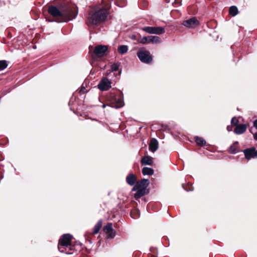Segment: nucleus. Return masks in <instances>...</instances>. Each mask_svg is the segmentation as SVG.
I'll return each instance as SVG.
<instances>
[{"mask_svg":"<svg viewBox=\"0 0 257 257\" xmlns=\"http://www.w3.org/2000/svg\"><path fill=\"white\" fill-rule=\"evenodd\" d=\"M48 12L53 17H60L64 21H69L75 19L78 14V8L75 5H71L64 8L62 11L54 6H50Z\"/></svg>","mask_w":257,"mask_h":257,"instance_id":"obj_1","label":"nucleus"},{"mask_svg":"<svg viewBox=\"0 0 257 257\" xmlns=\"http://www.w3.org/2000/svg\"><path fill=\"white\" fill-rule=\"evenodd\" d=\"M108 15L106 9H100L96 11H91L89 13L86 24L90 28H93L95 26L104 22Z\"/></svg>","mask_w":257,"mask_h":257,"instance_id":"obj_2","label":"nucleus"},{"mask_svg":"<svg viewBox=\"0 0 257 257\" xmlns=\"http://www.w3.org/2000/svg\"><path fill=\"white\" fill-rule=\"evenodd\" d=\"M107 99L112 105V107L117 108L123 106L124 103L121 94L116 95L110 93L107 96Z\"/></svg>","mask_w":257,"mask_h":257,"instance_id":"obj_3","label":"nucleus"},{"mask_svg":"<svg viewBox=\"0 0 257 257\" xmlns=\"http://www.w3.org/2000/svg\"><path fill=\"white\" fill-rule=\"evenodd\" d=\"M138 57L141 62L145 63H149L152 60L150 53L148 51L140 50L137 53Z\"/></svg>","mask_w":257,"mask_h":257,"instance_id":"obj_4","label":"nucleus"},{"mask_svg":"<svg viewBox=\"0 0 257 257\" xmlns=\"http://www.w3.org/2000/svg\"><path fill=\"white\" fill-rule=\"evenodd\" d=\"M72 236L70 234L63 235L60 238L59 244L61 246H68L71 245Z\"/></svg>","mask_w":257,"mask_h":257,"instance_id":"obj_5","label":"nucleus"},{"mask_svg":"<svg viewBox=\"0 0 257 257\" xmlns=\"http://www.w3.org/2000/svg\"><path fill=\"white\" fill-rule=\"evenodd\" d=\"M111 82L106 78L102 79L98 84V88L101 91H107L111 88Z\"/></svg>","mask_w":257,"mask_h":257,"instance_id":"obj_6","label":"nucleus"},{"mask_svg":"<svg viewBox=\"0 0 257 257\" xmlns=\"http://www.w3.org/2000/svg\"><path fill=\"white\" fill-rule=\"evenodd\" d=\"M182 24L188 28H193L198 26L199 23L196 18L193 17L184 21Z\"/></svg>","mask_w":257,"mask_h":257,"instance_id":"obj_7","label":"nucleus"},{"mask_svg":"<svg viewBox=\"0 0 257 257\" xmlns=\"http://www.w3.org/2000/svg\"><path fill=\"white\" fill-rule=\"evenodd\" d=\"M149 180L146 179H142L140 181L137 182V183L133 188L132 191H134L138 189H143L144 190H146L147 187L149 186Z\"/></svg>","mask_w":257,"mask_h":257,"instance_id":"obj_8","label":"nucleus"},{"mask_svg":"<svg viewBox=\"0 0 257 257\" xmlns=\"http://www.w3.org/2000/svg\"><path fill=\"white\" fill-rule=\"evenodd\" d=\"M107 46L105 45H97L95 47L94 53L98 57L103 56L107 50Z\"/></svg>","mask_w":257,"mask_h":257,"instance_id":"obj_9","label":"nucleus"},{"mask_svg":"<svg viewBox=\"0 0 257 257\" xmlns=\"http://www.w3.org/2000/svg\"><path fill=\"white\" fill-rule=\"evenodd\" d=\"M245 157L248 160L251 158H254L257 156V152L255 148H251L244 150L243 151Z\"/></svg>","mask_w":257,"mask_h":257,"instance_id":"obj_10","label":"nucleus"},{"mask_svg":"<svg viewBox=\"0 0 257 257\" xmlns=\"http://www.w3.org/2000/svg\"><path fill=\"white\" fill-rule=\"evenodd\" d=\"M247 128V126L245 124H240L237 125L234 130L235 134L237 135H240L244 133Z\"/></svg>","mask_w":257,"mask_h":257,"instance_id":"obj_11","label":"nucleus"},{"mask_svg":"<svg viewBox=\"0 0 257 257\" xmlns=\"http://www.w3.org/2000/svg\"><path fill=\"white\" fill-rule=\"evenodd\" d=\"M149 150L155 152L158 148V142L156 139H152L149 146Z\"/></svg>","mask_w":257,"mask_h":257,"instance_id":"obj_12","label":"nucleus"},{"mask_svg":"<svg viewBox=\"0 0 257 257\" xmlns=\"http://www.w3.org/2000/svg\"><path fill=\"white\" fill-rule=\"evenodd\" d=\"M126 181L128 184L131 186L134 185L137 181L136 176L133 174H130L126 176Z\"/></svg>","mask_w":257,"mask_h":257,"instance_id":"obj_13","label":"nucleus"},{"mask_svg":"<svg viewBox=\"0 0 257 257\" xmlns=\"http://www.w3.org/2000/svg\"><path fill=\"white\" fill-rule=\"evenodd\" d=\"M153 158L148 156H144L141 160L143 165H151L153 164Z\"/></svg>","mask_w":257,"mask_h":257,"instance_id":"obj_14","label":"nucleus"},{"mask_svg":"<svg viewBox=\"0 0 257 257\" xmlns=\"http://www.w3.org/2000/svg\"><path fill=\"white\" fill-rule=\"evenodd\" d=\"M102 220H99L97 223L95 225L93 228L92 234H96L98 233L100 228L102 227Z\"/></svg>","mask_w":257,"mask_h":257,"instance_id":"obj_15","label":"nucleus"},{"mask_svg":"<svg viewBox=\"0 0 257 257\" xmlns=\"http://www.w3.org/2000/svg\"><path fill=\"white\" fill-rule=\"evenodd\" d=\"M145 190L143 189H137L135 191L137 192L134 194V197L136 199H140L141 197H142L145 193Z\"/></svg>","mask_w":257,"mask_h":257,"instance_id":"obj_16","label":"nucleus"},{"mask_svg":"<svg viewBox=\"0 0 257 257\" xmlns=\"http://www.w3.org/2000/svg\"><path fill=\"white\" fill-rule=\"evenodd\" d=\"M154 170L149 167H144L142 169V173L144 175H152L154 174Z\"/></svg>","mask_w":257,"mask_h":257,"instance_id":"obj_17","label":"nucleus"},{"mask_svg":"<svg viewBox=\"0 0 257 257\" xmlns=\"http://www.w3.org/2000/svg\"><path fill=\"white\" fill-rule=\"evenodd\" d=\"M238 142H235L229 148V152L232 154H235L238 152Z\"/></svg>","mask_w":257,"mask_h":257,"instance_id":"obj_18","label":"nucleus"},{"mask_svg":"<svg viewBox=\"0 0 257 257\" xmlns=\"http://www.w3.org/2000/svg\"><path fill=\"white\" fill-rule=\"evenodd\" d=\"M103 230L106 233H112L114 230L112 228V224L111 223H108L104 227Z\"/></svg>","mask_w":257,"mask_h":257,"instance_id":"obj_19","label":"nucleus"},{"mask_svg":"<svg viewBox=\"0 0 257 257\" xmlns=\"http://www.w3.org/2000/svg\"><path fill=\"white\" fill-rule=\"evenodd\" d=\"M117 51L120 54H124L128 51V47L126 45H120L117 48Z\"/></svg>","mask_w":257,"mask_h":257,"instance_id":"obj_20","label":"nucleus"},{"mask_svg":"<svg viewBox=\"0 0 257 257\" xmlns=\"http://www.w3.org/2000/svg\"><path fill=\"white\" fill-rule=\"evenodd\" d=\"M149 43H159L161 42V39L159 37L156 36H149Z\"/></svg>","mask_w":257,"mask_h":257,"instance_id":"obj_21","label":"nucleus"},{"mask_svg":"<svg viewBox=\"0 0 257 257\" xmlns=\"http://www.w3.org/2000/svg\"><path fill=\"white\" fill-rule=\"evenodd\" d=\"M238 13L237 8L236 6H231L229 8V14L233 17Z\"/></svg>","mask_w":257,"mask_h":257,"instance_id":"obj_22","label":"nucleus"},{"mask_svg":"<svg viewBox=\"0 0 257 257\" xmlns=\"http://www.w3.org/2000/svg\"><path fill=\"white\" fill-rule=\"evenodd\" d=\"M154 32L153 34H162L165 33V29L161 27H154Z\"/></svg>","mask_w":257,"mask_h":257,"instance_id":"obj_23","label":"nucleus"},{"mask_svg":"<svg viewBox=\"0 0 257 257\" xmlns=\"http://www.w3.org/2000/svg\"><path fill=\"white\" fill-rule=\"evenodd\" d=\"M195 142L198 145L203 146L206 144V141L202 138L196 137L195 138Z\"/></svg>","mask_w":257,"mask_h":257,"instance_id":"obj_24","label":"nucleus"},{"mask_svg":"<svg viewBox=\"0 0 257 257\" xmlns=\"http://www.w3.org/2000/svg\"><path fill=\"white\" fill-rule=\"evenodd\" d=\"M8 66V64L5 60H0V71L5 69Z\"/></svg>","mask_w":257,"mask_h":257,"instance_id":"obj_25","label":"nucleus"},{"mask_svg":"<svg viewBox=\"0 0 257 257\" xmlns=\"http://www.w3.org/2000/svg\"><path fill=\"white\" fill-rule=\"evenodd\" d=\"M143 31L149 34H153L154 32V27H146L143 28Z\"/></svg>","mask_w":257,"mask_h":257,"instance_id":"obj_26","label":"nucleus"},{"mask_svg":"<svg viewBox=\"0 0 257 257\" xmlns=\"http://www.w3.org/2000/svg\"><path fill=\"white\" fill-rule=\"evenodd\" d=\"M116 3L119 7H123L126 5V0H116Z\"/></svg>","mask_w":257,"mask_h":257,"instance_id":"obj_27","label":"nucleus"},{"mask_svg":"<svg viewBox=\"0 0 257 257\" xmlns=\"http://www.w3.org/2000/svg\"><path fill=\"white\" fill-rule=\"evenodd\" d=\"M111 67L112 71H116L119 69V63H113Z\"/></svg>","mask_w":257,"mask_h":257,"instance_id":"obj_28","label":"nucleus"},{"mask_svg":"<svg viewBox=\"0 0 257 257\" xmlns=\"http://www.w3.org/2000/svg\"><path fill=\"white\" fill-rule=\"evenodd\" d=\"M139 42L142 44H146L147 43H149V36L148 37H144L142 38Z\"/></svg>","mask_w":257,"mask_h":257,"instance_id":"obj_29","label":"nucleus"},{"mask_svg":"<svg viewBox=\"0 0 257 257\" xmlns=\"http://www.w3.org/2000/svg\"><path fill=\"white\" fill-rule=\"evenodd\" d=\"M238 122V120L235 117L232 118L231 120V123L232 125H236Z\"/></svg>","mask_w":257,"mask_h":257,"instance_id":"obj_30","label":"nucleus"},{"mask_svg":"<svg viewBox=\"0 0 257 257\" xmlns=\"http://www.w3.org/2000/svg\"><path fill=\"white\" fill-rule=\"evenodd\" d=\"M65 246H60L59 244L58 245V249L61 252H65V251L64 250V248Z\"/></svg>","mask_w":257,"mask_h":257,"instance_id":"obj_31","label":"nucleus"},{"mask_svg":"<svg viewBox=\"0 0 257 257\" xmlns=\"http://www.w3.org/2000/svg\"><path fill=\"white\" fill-rule=\"evenodd\" d=\"M108 233V235L107 236V237L108 238H113L114 235H115V234H114V231L112 232V233Z\"/></svg>","mask_w":257,"mask_h":257,"instance_id":"obj_32","label":"nucleus"},{"mask_svg":"<svg viewBox=\"0 0 257 257\" xmlns=\"http://www.w3.org/2000/svg\"><path fill=\"white\" fill-rule=\"evenodd\" d=\"M253 126L257 130V119H255L253 122Z\"/></svg>","mask_w":257,"mask_h":257,"instance_id":"obj_33","label":"nucleus"},{"mask_svg":"<svg viewBox=\"0 0 257 257\" xmlns=\"http://www.w3.org/2000/svg\"><path fill=\"white\" fill-rule=\"evenodd\" d=\"M226 128L228 132H231L232 131V127L230 125H228Z\"/></svg>","mask_w":257,"mask_h":257,"instance_id":"obj_34","label":"nucleus"},{"mask_svg":"<svg viewBox=\"0 0 257 257\" xmlns=\"http://www.w3.org/2000/svg\"><path fill=\"white\" fill-rule=\"evenodd\" d=\"M253 138L255 140L257 141V133L253 135Z\"/></svg>","mask_w":257,"mask_h":257,"instance_id":"obj_35","label":"nucleus"},{"mask_svg":"<svg viewBox=\"0 0 257 257\" xmlns=\"http://www.w3.org/2000/svg\"><path fill=\"white\" fill-rule=\"evenodd\" d=\"M187 191H192L193 189L192 188H189V190L187 189H185Z\"/></svg>","mask_w":257,"mask_h":257,"instance_id":"obj_36","label":"nucleus"},{"mask_svg":"<svg viewBox=\"0 0 257 257\" xmlns=\"http://www.w3.org/2000/svg\"><path fill=\"white\" fill-rule=\"evenodd\" d=\"M106 105L105 104H103V105H102V107H103V108H105V107H106Z\"/></svg>","mask_w":257,"mask_h":257,"instance_id":"obj_37","label":"nucleus"},{"mask_svg":"<svg viewBox=\"0 0 257 257\" xmlns=\"http://www.w3.org/2000/svg\"><path fill=\"white\" fill-rule=\"evenodd\" d=\"M89 242L90 243H92V241H91V240H89Z\"/></svg>","mask_w":257,"mask_h":257,"instance_id":"obj_38","label":"nucleus"}]
</instances>
